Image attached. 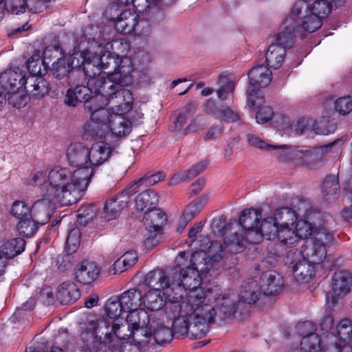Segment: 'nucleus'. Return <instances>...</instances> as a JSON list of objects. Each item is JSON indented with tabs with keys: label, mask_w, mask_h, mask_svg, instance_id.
<instances>
[{
	"label": "nucleus",
	"mask_w": 352,
	"mask_h": 352,
	"mask_svg": "<svg viewBox=\"0 0 352 352\" xmlns=\"http://www.w3.org/2000/svg\"><path fill=\"white\" fill-rule=\"evenodd\" d=\"M89 173L78 170L72 174L67 168L55 167L48 173H34L30 184L39 186L42 199L35 201L30 212L31 219L39 226L49 222L54 212L53 201L63 206L76 204L87 190Z\"/></svg>",
	"instance_id": "obj_1"
},
{
	"label": "nucleus",
	"mask_w": 352,
	"mask_h": 352,
	"mask_svg": "<svg viewBox=\"0 0 352 352\" xmlns=\"http://www.w3.org/2000/svg\"><path fill=\"white\" fill-rule=\"evenodd\" d=\"M201 301L199 307L209 328L211 324L225 322L232 319L237 311H242L243 303L230 291L208 289Z\"/></svg>",
	"instance_id": "obj_2"
},
{
	"label": "nucleus",
	"mask_w": 352,
	"mask_h": 352,
	"mask_svg": "<svg viewBox=\"0 0 352 352\" xmlns=\"http://www.w3.org/2000/svg\"><path fill=\"white\" fill-rule=\"evenodd\" d=\"M124 327L104 318L88 320L82 327L80 351H98L102 345L111 342L114 338L124 339L128 336L122 333L121 329Z\"/></svg>",
	"instance_id": "obj_3"
},
{
	"label": "nucleus",
	"mask_w": 352,
	"mask_h": 352,
	"mask_svg": "<svg viewBox=\"0 0 352 352\" xmlns=\"http://www.w3.org/2000/svg\"><path fill=\"white\" fill-rule=\"evenodd\" d=\"M195 300H191V304L182 302L176 311H168L173 315L178 314L173 322V332L177 338L187 336L192 339L201 338L206 336L210 329L200 307Z\"/></svg>",
	"instance_id": "obj_4"
},
{
	"label": "nucleus",
	"mask_w": 352,
	"mask_h": 352,
	"mask_svg": "<svg viewBox=\"0 0 352 352\" xmlns=\"http://www.w3.org/2000/svg\"><path fill=\"white\" fill-rule=\"evenodd\" d=\"M175 263L177 267L179 268V272L175 273L174 278L188 289L186 300L183 302L191 304L192 299L196 301L195 305H199L207 293V291L200 287L202 282L200 273L188 265V256L185 252H180L177 255Z\"/></svg>",
	"instance_id": "obj_5"
},
{
	"label": "nucleus",
	"mask_w": 352,
	"mask_h": 352,
	"mask_svg": "<svg viewBox=\"0 0 352 352\" xmlns=\"http://www.w3.org/2000/svg\"><path fill=\"white\" fill-rule=\"evenodd\" d=\"M229 227L230 228L223 226V230H219V235H225L223 243L212 241L208 248L209 256L214 261L221 260L226 253L236 254L242 252L245 248V243L248 242L239 225L230 224Z\"/></svg>",
	"instance_id": "obj_6"
},
{
	"label": "nucleus",
	"mask_w": 352,
	"mask_h": 352,
	"mask_svg": "<svg viewBox=\"0 0 352 352\" xmlns=\"http://www.w3.org/2000/svg\"><path fill=\"white\" fill-rule=\"evenodd\" d=\"M100 59L102 71L111 80L122 85L131 82L133 66L129 58H122L116 53L109 52L100 56Z\"/></svg>",
	"instance_id": "obj_7"
},
{
	"label": "nucleus",
	"mask_w": 352,
	"mask_h": 352,
	"mask_svg": "<svg viewBox=\"0 0 352 352\" xmlns=\"http://www.w3.org/2000/svg\"><path fill=\"white\" fill-rule=\"evenodd\" d=\"M329 232L320 230L315 236L306 241L300 254L314 264L321 263L327 256L326 245L332 241Z\"/></svg>",
	"instance_id": "obj_8"
},
{
	"label": "nucleus",
	"mask_w": 352,
	"mask_h": 352,
	"mask_svg": "<svg viewBox=\"0 0 352 352\" xmlns=\"http://www.w3.org/2000/svg\"><path fill=\"white\" fill-rule=\"evenodd\" d=\"M309 204L307 201L300 202L296 206V210H294L288 207H280L276 209L274 212V217L278 226H293L297 219L298 216L305 217L307 219L309 224L316 226L320 223V221L316 222L315 217L320 218V212H309Z\"/></svg>",
	"instance_id": "obj_9"
},
{
	"label": "nucleus",
	"mask_w": 352,
	"mask_h": 352,
	"mask_svg": "<svg viewBox=\"0 0 352 352\" xmlns=\"http://www.w3.org/2000/svg\"><path fill=\"white\" fill-rule=\"evenodd\" d=\"M285 264L289 267L296 281L307 283L315 275L314 265L302 256L297 250L287 252Z\"/></svg>",
	"instance_id": "obj_10"
},
{
	"label": "nucleus",
	"mask_w": 352,
	"mask_h": 352,
	"mask_svg": "<svg viewBox=\"0 0 352 352\" xmlns=\"http://www.w3.org/2000/svg\"><path fill=\"white\" fill-rule=\"evenodd\" d=\"M117 10L116 3L108 5L105 10V15L114 22L116 30L124 34H129L135 30L138 23L139 16L135 11L126 10L118 15L113 14V11Z\"/></svg>",
	"instance_id": "obj_11"
},
{
	"label": "nucleus",
	"mask_w": 352,
	"mask_h": 352,
	"mask_svg": "<svg viewBox=\"0 0 352 352\" xmlns=\"http://www.w3.org/2000/svg\"><path fill=\"white\" fill-rule=\"evenodd\" d=\"M138 188V184L133 183L109 199L104 206V218L108 221L116 219L120 212L128 206L131 195L137 192Z\"/></svg>",
	"instance_id": "obj_12"
},
{
	"label": "nucleus",
	"mask_w": 352,
	"mask_h": 352,
	"mask_svg": "<svg viewBox=\"0 0 352 352\" xmlns=\"http://www.w3.org/2000/svg\"><path fill=\"white\" fill-rule=\"evenodd\" d=\"M122 84H116L113 90L107 96L104 101L109 105L113 113L125 114L129 112L133 105V98L132 93L122 87Z\"/></svg>",
	"instance_id": "obj_13"
},
{
	"label": "nucleus",
	"mask_w": 352,
	"mask_h": 352,
	"mask_svg": "<svg viewBox=\"0 0 352 352\" xmlns=\"http://www.w3.org/2000/svg\"><path fill=\"white\" fill-rule=\"evenodd\" d=\"M67 157L70 165L77 167L73 172L67 168L70 173L73 174L78 170H83L89 173L90 175L87 178V188L94 174L93 168L88 165V147L82 143L72 144L67 150Z\"/></svg>",
	"instance_id": "obj_14"
},
{
	"label": "nucleus",
	"mask_w": 352,
	"mask_h": 352,
	"mask_svg": "<svg viewBox=\"0 0 352 352\" xmlns=\"http://www.w3.org/2000/svg\"><path fill=\"white\" fill-rule=\"evenodd\" d=\"M336 141L314 148L311 150H298L294 164L309 168L320 167L324 161V153H327L336 144Z\"/></svg>",
	"instance_id": "obj_15"
},
{
	"label": "nucleus",
	"mask_w": 352,
	"mask_h": 352,
	"mask_svg": "<svg viewBox=\"0 0 352 352\" xmlns=\"http://www.w3.org/2000/svg\"><path fill=\"white\" fill-rule=\"evenodd\" d=\"M296 230L292 226H278L275 234V239H277L283 245H293L298 241L299 238L307 237L311 234V228L306 221H298Z\"/></svg>",
	"instance_id": "obj_16"
},
{
	"label": "nucleus",
	"mask_w": 352,
	"mask_h": 352,
	"mask_svg": "<svg viewBox=\"0 0 352 352\" xmlns=\"http://www.w3.org/2000/svg\"><path fill=\"white\" fill-rule=\"evenodd\" d=\"M99 100L100 96H93L87 85H77L67 90L64 102L69 107H76L79 103L83 102L86 110L92 109V105Z\"/></svg>",
	"instance_id": "obj_17"
},
{
	"label": "nucleus",
	"mask_w": 352,
	"mask_h": 352,
	"mask_svg": "<svg viewBox=\"0 0 352 352\" xmlns=\"http://www.w3.org/2000/svg\"><path fill=\"white\" fill-rule=\"evenodd\" d=\"M188 292V289L173 278L170 280V285L168 286V292H164L168 301L165 308L166 312L177 310L182 303L186 300Z\"/></svg>",
	"instance_id": "obj_18"
},
{
	"label": "nucleus",
	"mask_w": 352,
	"mask_h": 352,
	"mask_svg": "<svg viewBox=\"0 0 352 352\" xmlns=\"http://www.w3.org/2000/svg\"><path fill=\"white\" fill-rule=\"evenodd\" d=\"M28 83V78L19 69H8L0 75V85L7 94H16Z\"/></svg>",
	"instance_id": "obj_19"
},
{
	"label": "nucleus",
	"mask_w": 352,
	"mask_h": 352,
	"mask_svg": "<svg viewBox=\"0 0 352 352\" xmlns=\"http://www.w3.org/2000/svg\"><path fill=\"white\" fill-rule=\"evenodd\" d=\"M351 278L348 272L344 271L336 272L332 278V292L327 295L328 300L331 299L334 304L338 298L344 297L351 290Z\"/></svg>",
	"instance_id": "obj_20"
},
{
	"label": "nucleus",
	"mask_w": 352,
	"mask_h": 352,
	"mask_svg": "<svg viewBox=\"0 0 352 352\" xmlns=\"http://www.w3.org/2000/svg\"><path fill=\"white\" fill-rule=\"evenodd\" d=\"M87 80V87L91 91L93 96H100L99 101L104 100L107 96H109V94L113 90L116 85L118 84L109 77L108 79H106L102 74L94 78H88Z\"/></svg>",
	"instance_id": "obj_21"
},
{
	"label": "nucleus",
	"mask_w": 352,
	"mask_h": 352,
	"mask_svg": "<svg viewBox=\"0 0 352 352\" xmlns=\"http://www.w3.org/2000/svg\"><path fill=\"white\" fill-rule=\"evenodd\" d=\"M100 272V269L96 263L84 261L76 265L75 278L78 283L89 285L98 278Z\"/></svg>",
	"instance_id": "obj_22"
},
{
	"label": "nucleus",
	"mask_w": 352,
	"mask_h": 352,
	"mask_svg": "<svg viewBox=\"0 0 352 352\" xmlns=\"http://www.w3.org/2000/svg\"><path fill=\"white\" fill-rule=\"evenodd\" d=\"M278 224L276 221L274 217H267L264 218L260 226H258L257 230L253 232L254 236L249 238V243H258L263 237L267 240L275 239V234L277 232Z\"/></svg>",
	"instance_id": "obj_23"
},
{
	"label": "nucleus",
	"mask_w": 352,
	"mask_h": 352,
	"mask_svg": "<svg viewBox=\"0 0 352 352\" xmlns=\"http://www.w3.org/2000/svg\"><path fill=\"white\" fill-rule=\"evenodd\" d=\"M261 217V214L256 209L246 208L242 211L239 217V225L242 228L241 232L245 234L248 242L250 236H254L253 232L257 230Z\"/></svg>",
	"instance_id": "obj_24"
},
{
	"label": "nucleus",
	"mask_w": 352,
	"mask_h": 352,
	"mask_svg": "<svg viewBox=\"0 0 352 352\" xmlns=\"http://www.w3.org/2000/svg\"><path fill=\"white\" fill-rule=\"evenodd\" d=\"M283 287V277L275 271L263 273L261 277V290L265 295L272 296L281 292Z\"/></svg>",
	"instance_id": "obj_25"
},
{
	"label": "nucleus",
	"mask_w": 352,
	"mask_h": 352,
	"mask_svg": "<svg viewBox=\"0 0 352 352\" xmlns=\"http://www.w3.org/2000/svg\"><path fill=\"white\" fill-rule=\"evenodd\" d=\"M146 285L151 289H156L162 292H168V286L170 285V278L166 272L161 269H155L149 272L144 278Z\"/></svg>",
	"instance_id": "obj_26"
},
{
	"label": "nucleus",
	"mask_w": 352,
	"mask_h": 352,
	"mask_svg": "<svg viewBox=\"0 0 352 352\" xmlns=\"http://www.w3.org/2000/svg\"><path fill=\"white\" fill-rule=\"evenodd\" d=\"M89 161L88 165L93 166H98L105 162L109 157L111 148L104 142L96 143L89 148Z\"/></svg>",
	"instance_id": "obj_27"
},
{
	"label": "nucleus",
	"mask_w": 352,
	"mask_h": 352,
	"mask_svg": "<svg viewBox=\"0 0 352 352\" xmlns=\"http://www.w3.org/2000/svg\"><path fill=\"white\" fill-rule=\"evenodd\" d=\"M250 83L256 87H265L272 80V74L269 68L264 65L252 67L249 73Z\"/></svg>",
	"instance_id": "obj_28"
},
{
	"label": "nucleus",
	"mask_w": 352,
	"mask_h": 352,
	"mask_svg": "<svg viewBox=\"0 0 352 352\" xmlns=\"http://www.w3.org/2000/svg\"><path fill=\"white\" fill-rule=\"evenodd\" d=\"M299 23H295L292 17L286 18L283 22L281 31L277 34L274 44L281 45L286 50L294 43V30Z\"/></svg>",
	"instance_id": "obj_29"
},
{
	"label": "nucleus",
	"mask_w": 352,
	"mask_h": 352,
	"mask_svg": "<svg viewBox=\"0 0 352 352\" xmlns=\"http://www.w3.org/2000/svg\"><path fill=\"white\" fill-rule=\"evenodd\" d=\"M205 107L208 113L226 122H234L240 120L239 114L228 106L217 107L213 101L208 100Z\"/></svg>",
	"instance_id": "obj_30"
},
{
	"label": "nucleus",
	"mask_w": 352,
	"mask_h": 352,
	"mask_svg": "<svg viewBox=\"0 0 352 352\" xmlns=\"http://www.w3.org/2000/svg\"><path fill=\"white\" fill-rule=\"evenodd\" d=\"M80 296V291L76 285L72 281L60 284L56 291V298L60 304H69L77 300Z\"/></svg>",
	"instance_id": "obj_31"
},
{
	"label": "nucleus",
	"mask_w": 352,
	"mask_h": 352,
	"mask_svg": "<svg viewBox=\"0 0 352 352\" xmlns=\"http://www.w3.org/2000/svg\"><path fill=\"white\" fill-rule=\"evenodd\" d=\"M166 221V214L159 208L146 211L143 217L144 225L150 232H156L160 230Z\"/></svg>",
	"instance_id": "obj_32"
},
{
	"label": "nucleus",
	"mask_w": 352,
	"mask_h": 352,
	"mask_svg": "<svg viewBox=\"0 0 352 352\" xmlns=\"http://www.w3.org/2000/svg\"><path fill=\"white\" fill-rule=\"evenodd\" d=\"M144 306L151 311H158L166 306L168 301L164 292L150 289L142 296Z\"/></svg>",
	"instance_id": "obj_33"
},
{
	"label": "nucleus",
	"mask_w": 352,
	"mask_h": 352,
	"mask_svg": "<svg viewBox=\"0 0 352 352\" xmlns=\"http://www.w3.org/2000/svg\"><path fill=\"white\" fill-rule=\"evenodd\" d=\"M286 50L284 47L274 43L269 45L265 53V61L267 66L278 69L285 60Z\"/></svg>",
	"instance_id": "obj_34"
},
{
	"label": "nucleus",
	"mask_w": 352,
	"mask_h": 352,
	"mask_svg": "<svg viewBox=\"0 0 352 352\" xmlns=\"http://www.w3.org/2000/svg\"><path fill=\"white\" fill-rule=\"evenodd\" d=\"M150 328L152 329L153 338L157 344L165 345L172 341L174 334L169 327L153 320Z\"/></svg>",
	"instance_id": "obj_35"
},
{
	"label": "nucleus",
	"mask_w": 352,
	"mask_h": 352,
	"mask_svg": "<svg viewBox=\"0 0 352 352\" xmlns=\"http://www.w3.org/2000/svg\"><path fill=\"white\" fill-rule=\"evenodd\" d=\"M118 297L126 312L138 309L142 305V296L136 288L128 289Z\"/></svg>",
	"instance_id": "obj_36"
},
{
	"label": "nucleus",
	"mask_w": 352,
	"mask_h": 352,
	"mask_svg": "<svg viewBox=\"0 0 352 352\" xmlns=\"http://www.w3.org/2000/svg\"><path fill=\"white\" fill-rule=\"evenodd\" d=\"M124 114L113 113L109 120V126L111 132L117 136L129 134L132 128L131 121L123 116Z\"/></svg>",
	"instance_id": "obj_37"
},
{
	"label": "nucleus",
	"mask_w": 352,
	"mask_h": 352,
	"mask_svg": "<svg viewBox=\"0 0 352 352\" xmlns=\"http://www.w3.org/2000/svg\"><path fill=\"white\" fill-rule=\"evenodd\" d=\"M207 166L208 163L206 162H200L187 170L179 171L169 180L168 185L172 186L182 182L192 179L203 172Z\"/></svg>",
	"instance_id": "obj_38"
},
{
	"label": "nucleus",
	"mask_w": 352,
	"mask_h": 352,
	"mask_svg": "<svg viewBox=\"0 0 352 352\" xmlns=\"http://www.w3.org/2000/svg\"><path fill=\"white\" fill-rule=\"evenodd\" d=\"M126 317V322L128 328L131 330L138 328L147 327L148 324L151 325L152 323L147 312L144 309H135L128 312Z\"/></svg>",
	"instance_id": "obj_39"
},
{
	"label": "nucleus",
	"mask_w": 352,
	"mask_h": 352,
	"mask_svg": "<svg viewBox=\"0 0 352 352\" xmlns=\"http://www.w3.org/2000/svg\"><path fill=\"white\" fill-rule=\"evenodd\" d=\"M25 241L21 237L11 239L0 247V252L8 260L24 251Z\"/></svg>",
	"instance_id": "obj_40"
},
{
	"label": "nucleus",
	"mask_w": 352,
	"mask_h": 352,
	"mask_svg": "<svg viewBox=\"0 0 352 352\" xmlns=\"http://www.w3.org/2000/svg\"><path fill=\"white\" fill-rule=\"evenodd\" d=\"M28 85L25 89L30 95L35 97H43L48 92V82L41 76H30L28 78Z\"/></svg>",
	"instance_id": "obj_41"
},
{
	"label": "nucleus",
	"mask_w": 352,
	"mask_h": 352,
	"mask_svg": "<svg viewBox=\"0 0 352 352\" xmlns=\"http://www.w3.org/2000/svg\"><path fill=\"white\" fill-rule=\"evenodd\" d=\"M159 201L157 194L152 190L140 193L135 199L136 208L139 210L150 211L155 208Z\"/></svg>",
	"instance_id": "obj_42"
},
{
	"label": "nucleus",
	"mask_w": 352,
	"mask_h": 352,
	"mask_svg": "<svg viewBox=\"0 0 352 352\" xmlns=\"http://www.w3.org/2000/svg\"><path fill=\"white\" fill-rule=\"evenodd\" d=\"M87 80L98 76L102 74L101 60L100 56L96 54L88 53L87 59L82 69Z\"/></svg>",
	"instance_id": "obj_43"
},
{
	"label": "nucleus",
	"mask_w": 352,
	"mask_h": 352,
	"mask_svg": "<svg viewBox=\"0 0 352 352\" xmlns=\"http://www.w3.org/2000/svg\"><path fill=\"white\" fill-rule=\"evenodd\" d=\"M104 105H107L105 101H98L97 103L92 105V109H86L90 113L91 120L102 125L105 124L107 122H109V120L112 116V114L104 107Z\"/></svg>",
	"instance_id": "obj_44"
},
{
	"label": "nucleus",
	"mask_w": 352,
	"mask_h": 352,
	"mask_svg": "<svg viewBox=\"0 0 352 352\" xmlns=\"http://www.w3.org/2000/svg\"><path fill=\"white\" fill-rule=\"evenodd\" d=\"M208 254L209 255L208 252ZM186 256L188 258V253H186ZM206 258V252L204 251H195L190 254V259H188V265L190 266V268L195 269V270L200 274L207 273L209 271V267Z\"/></svg>",
	"instance_id": "obj_45"
},
{
	"label": "nucleus",
	"mask_w": 352,
	"mask_h": 352,
	"mask_svg": "<svg viewBox=\"0 0 352 352\" xmlns=\"http://www.w3.org/2000/svg\"><path fill=\"white\" fill-rule=\"evenodd\" d=\"M138 259V256L136 252H126L113 263L115 273L124 272L133 266L137 263Z\"/></svg>",
	"instance_id": "obj_46"
},
{
	"label": "nucleus",
	"mask_w": 352,
	"mask_h": 352,
	"mask_svg": "<svg viewBox=\"0 0 352 352\" xmlns=\"http://www.w3.org/2000/svg\"><path fill=\"white\" fill-rule=\"evenodd\" d=\"M333 335L338 340L345 344L352 337V322L349 318H343L336 326V330L329 333Z\"/></svg>",
	"instance_id": "obj_47"
},
{
	"label": "nucleus",
	"mask_w": 352,
	"mask_h": 352,
	"mask_svg": "<svg viewBox=\"0 0 352 352\" xmlns=\"http://www.w3.org/2000/svg\"><path fill=\"white\" fill-rule=\"evenodd\" d=\"M298 148L287 146H274L270 151H274L273 155L283 162L292 161L295 163L297 157Z\"/></svg>",
	"instance_id": "obj_48"
},
{
	"label": "nucleus",
	"mask_w": 352,
	"mask_h": 352,
	"mask_svg": "<svg viewBox=\"0 0 352 352\" xmlns=\"http://www.w3.org/2000/svg\"><path fill=\"white\" fill-rule=\"evenodd\" d=\"M106 314L109 318H118L123 312H126L124 307L121 304L118 296L111 297L105 305Z\"/></svg>",
	"instance_id": "obj_49"
},
{
	"label": "nucleus",
	"mask_w": 352,
	"mask_h": 352,
	"mask_svg": "<svg viewBox=\"0 0 352 352\" xmlns=\"http://www.w3.org/2000/svg\"><path fill=\"white\" fill-rule=\"evenodd\" d=\"M301 350L305 352H318L321 349V339L316 334L305 336L300 341Z\"/></svg>",
	"instance_id": "obj_50"
},
{
	"label": "nucleus",
	"mask_w": 352,
	"mask_h": 352,
	"mask_svg": "<svg viewBox=\"0 0 352 352\" xmlns=\"http://www.w3.org/2000/svg\"><path fill=\"white\" fill-rule=\"evenodd\" d=\"M310 10L322 19L330 13L331 6L328 0H316L310 6Z\"/></svg>",
	"instance_id": "obj_51"
},
{
	"label": "nucleus",
	"mask_w": 352,
	"mask_h": 352,
	"mask_svg": "<svg viewBox=\"0 0 352 352\" xmlns=\"http://www.w3.org/2000/svg\"><path fill=\"white\" fill-rule=\"evenodd\" d=\"M260 295L261 293L256 285L249 289L244 290L241 297H239V299L243 303L242 309H245L247 307H249L250 305L255 303L258 300Z\"/></svg>",
	"instance_id": "obj_52"
},
{
	"label": "nucleus",
	"mask_w": 352,
	"mask_h": 352,
	"mask_svg": "<svg viewBox=\"0 0 352 352\" xmlns=\"http://www.w3.org/2000/svg\"><path fill=\"white\" fill-rule=\"evenodd\" d=\"M327 340L320 351L322 352H344L348 344H344L338 340L333 335L327 334Z\"/></svg>",
	"instance_id": "obj_53"
},
{
	"label": "nucleus",
	"mask_w": 352,
	"mask_h": 352,
	"mask_svg": "<svg viewBox=\"0 0 352 352\" xmlns=\"http://www.w3.org/2000/svg\"><path fill=\"white\" fill-rule=\"evenodd\" d=\"M327 340L320 351L322 352H344L348 344H344L338 340L333 335L327 334Z\"/></svg>",
	"instance_id": "obj_54"
},
{
	"label": "nucleus",
	"mask_w": 352,
	"mask_h": 352,
	"mask_svg": "<svg viewBox=\"0 0 352 352\" xmlns=\"http://www.w3.org/2000/svg\"><path fill=\"white\" fill-rule=\"evenodd\" d=\"M302 28L308 32H314L322 25V19L311 12L301 19Z\"/></svg>",
	"instance_id": "obj_55"
},
{
	"label": "nucleus",
	"mask_w": 352,
	"mask_h": 352,
	"mask_svg": "<svg viewBox=\"0 0 352 352\" xmlns=\"http://www.w3.org/2000/svg\"><path fill=\"white\" fill-rule=\"evenodd\" d=\"M96 214L95 207L92 205H83L77 210L76 217L79 224L85 226Z\"/></svg>",
	"instance_id": "obj_56"
},
{
	"label": "nucleus",
	"mask_w": 352,
	"mask_h": 352,
	"mask_svg": "<svg viewBox=\"0 0 352 352\" xmlns=\"http://www.w3.org/2000/svg\"><path fill=\"white\" fill-rule=\"evenodd\" d=\"M51 70L54 76L58 79L67 76L70 72L69 66L65 58H58L56 62L53 63Z\"/></svg>",
	"instance_id": "obj_57"
},
{
	"label": "nucleus",
	"mask_w": 352,
	"mask_h": 352,
	"mask_svg": "<svg viewBox=\"0 0 352 352\" xmlns=\"http://www.w3.org/2000/svg\"><path fill=\"white\" fill-rule=\"evenodd\" d=\"M322 188L324 196L336 195L340 190L338 179L335 175L327 176Z\"/></svg>",
	"instance_id": "obj_58"
},
{
	"label": "nucleus",
	"mask_w": 352,
	"mask_h": 352,
	"mask_svg": "<svg viewBox=\"0 0 352 352\" xmlns=\"http://www.w3.org/2000/svg\"><path fill=\"white\" fill-rule=\"evenodd\" d=\"M38 226L32 219H25L19 221L17 228L21 234L28 237L36 233Z\"/></svg>",
	"instance_id": "obj_59"
},
{
	"label": "nucleus",
	"mask_w": 352,
	"mask_h": 352,
	"mask_svg": "<svg viewBox=\"0 0 352 352\" xmlns=\"http://www.w3.org/2000/svg\"><path fill=\"white\" fill-rule=\"evenodd\" d=\"M131 333H132L133 340L140 347L145 346L150 342L151 335L148 333L147 327L133 329Z\"/></svg>",
	"instance_id": "obj_60"
},
{
	"label": "nucleus",
	"mask_w": 352,
	"mask_h": 352,
	"mask_svg": "<svg viewBox=\"0 0 352 352\" xmlns=\"http://www.w3.org/2000/svg\"><path fill=\"white\" fill-rule=\"evenodd\" d=\"M219 83L221 85L217 91V96L219 99L225 100L227 98L228 93L234 91V83L233 81L228 80L226 76L221 75L219 77Z\"/></svg>",
	"instance_id": "obj_61"
},
{
	"label": "nucleus",
	"mask_w": 352,
	"mask_h": 352,
	"mask_svg": "<svg viewBox=\"0 0 352 352\" xmlns=\"http://www.w3.org/2000/svg\"><path fill=\"white\" fill-rule=\"evenodd\" d=\"M30 0H6L5 8L8 12L19 14L25 12Z\"/></svg>",
	"instance_id": "obj_62"
},
{
	"label": "nucleus",
	"mask_w": 352,
	"mask_h": 352,
	"mask_svg": "<svg viewBox=\"0 0 352 352\" xmlns=\"http://www.w3.org/2000/svg\"><path fill=\"white\" fill-rule=\"evenodd\" d=\"M102 124L91 120L84 125V135L87 139L95 138L102 135Z\"/></svg>",
	"instance_id": "obj_63"
},
{
	"label": "nucleus",
	"mask_w": 352,
	"mask_h": 352,
	"mask_svg": "<svg viewBox=\"0 0 352 352\" xmlns=\"http://www.w3.org/2000/svg\"><path fill=\"white\" fill-rule=\"evenodd\" d=\"M334 107L340 114H349L352 111V98L345 96L337 99L334 103Z\"/></svg>",
	"instance_id": "obj_64"
}]
</instances>
